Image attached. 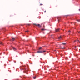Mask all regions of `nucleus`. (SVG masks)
Returning <instances> with one entry per match:
<instances>
[{"label": "nucleus", "mask_w": 80, "mask_h": 80, "mask_svg": "<svg viewBox=\"0 0 80 80\" xmlns=\"http://www.w3.org/2000/svg\"><path fill=\"white\" fill-rule=\"evenodd\" d=\"M33 25H35L36 26H37V27H39V28H41L42 27V26L41 25H40V24H37L35 23V24H33Z\"/></svg>", "instance_id": "1"}, {"label": "nucleus", "mask_w": 80, "mask_h": 80, "mask_svg": "<svg viewBox=\"0 0 80 80\" xmlns=\"http://www.w3.org/2000/svg\"><path fill=\"white\" fill-rule=\"evenodd\" d=\"M60 30V29H56V32H58Z\"/></svg>", "instance_id": "2"}, {"label": "nucleus", "mask_w": 80, "mask_h": 80, "mask_svg": "<svg viewBox=\"0 0 80 80\" xmlns=\"http://www.w3.org/2000/svg\"><path fill=\"white\" fill-rule=\"evenodd\" d=\"M37 53H42V51H38Z\"/></svg>", "instance_id": "3"}, {"label": "nucleus", "mask_w": 80, "mask_h": 80, "mask_svg": "<svg viewBox=\"0 0 80 80\" xmlns=\"http://www.w3.org/2000/svg\"><path fill=\"white\" fill-rule=\"evenodd\" d=\"M12 41H15V38H12Z\"/></svg>", "instance_id": "4"}, {"label": "nucleus", "mask_w": 80, "mask_h": 80, "mask_svg": "<svg viewBox=\"0 0 80 80\" xmlns=\"http://www.w3.org/2000/svg\"><path fill=\"white\" fill-rule=\"evenodd\" d=\"M78 42L79 43H80V41L78 40L74 41V42Z\"/></svg>", "instance_id": "5"}, {"label": "nucleus", "mask_w": 80, "mask_h": 80, "mask_svg": "<svg viewBox=\"0 0 80 80\" xmlns=\"http://www.w3.org/2000/svg\"><path fill=\"white\" fill-rule=\"evenodd\" d=\"M45 52H46V51L42 50V53H45Z\"/></svg>", "instance_id": "6"}, {"label": "nucleus", "mask_w": 80, "mask_h": 80, "mask_svg": "<svg viewBox=\"0 0 80 80\" xmlns=\"http://www.w3.org/2000/svg\"><path fill=\"white\" fill-rule=\"evenodd\" d=\"M13 50H16V49L15 48H12Z\"/></svg>", "instance_id": "7"}, {"label": "nucleus", "mask_w": 80, "mask_h": 80, "mask_svg": "<svg viewBox=\"0 0 80 80\" xmlns=\"http://www.w3.org/2000/svg\"><path fill=\"white\" fill-rule=\"evenodd\" d=\"M0 45H3V43H2V42H0Z\"/></svg>", "instance_id": "8"}, {"label": "nucleus", "mask_w": 80, "mask_h": 80, "mask_svg": "<svg viewBox=\"0 0 80 80\" xmlns=\"http://www.w3.org/2000/svg\"><path fill=\"white\" fill-rule=\"evenodd\" d=\"M66 45V43H63L61 44V45Z\"/></svg>", "instance_id": "9"}, {"label": "nucleus", "mask_w": 80, "mask_h": 80, "mask_svg": "<svg viewBox=\"0 0 80 80\" xmlns=\"http://www.w3.org/2000/svg\"><path fill=\"white\" fill-rule=\"evenodd\" d=\"M41 30L42 31H44V30H45V29H41Z\"/></svg>", "instance_id": "10"}, {"label": "nucleus", "mask_w": 80, "mask_h": 80, "mask_svg": "<svg viewBox=\"0 0 80 80\" xmlns=\"http://www.w3.org/2000/svg\"><path fill=\"white\" fill-rule=\"evenodd\" d=\"M68 33H69V34H70V30H69L68 32Z\"/></svg>", "instance_id": "11"}, {"label": "nucleus", "mask_w": 80, "mask_h": 80, "mask_svg": "<svg viewBox=\"0 0 80 80\" xmlns=\"http://www.w3.org/2000/svg\"><path fill=\"white\" fill-rule=\"evenodd\" d=\"M42 47H40L39 48V50H41V49H42Z\"/></svg>", "instance_id": "12"}, {"label": "nucleus", "mask_w": 80, "mask_h": 80, "mask_svg": "<svg viewBox=\"0 0 80 80\" xmlns=\"http://www.w3.org/2000/svg\"><path fill=\"white\" fill-rule=\"evenodd\" d=\"M60 38H62V37H61V36H60L58 38V39H60Z\"/></svg>", "instance_id": "13"}, {"label": "nucleus", "mask_w": 80, "mask_h": 80, "mask_svg": "<svg viewBox=\"0 0 80 80\" xmlns=\"http://www.w3.org/2000/svg\"><path fill=\"white\" fill-rule=\"evenodd\" d=\"M33 78L34 79H35V78H36V76H35V77H33Z\"/></svg>", "instance_id": "14"}, {"label": "nucleus", "mask_w": 80, "mask_h": 80, "mask_svg": "<svg viewBox=\"0 0 80 80\" xmlns=\"http://www.w3.org/2000/svg\"><path fill=\"white\" fill-rule=\"evenodd\" d=\"M77 21L78 22H80V20H77Z\"/></svg>", "instance_id": "15"}, {"label": "nucleus", "mask_w": 80, "mask_h": 80, "mask_svg": "<svg viewBox=\"0 0 80 80\" xmlns=\"http://www.w3.org/2000/svg\"><path fill=\"white\" fill-rule=\"evenodd\" d=\"M61 48L62 49H64V47H63V48H62V47H61Z\"/></svg>", "instance_id": "16"}, {"label": "nucleus", "mask_w": 80, "mask_h": 80, "mask_svg": "<svg viewBox=\"0 0 80 80\" xmlns=\"http://www.w3.org/2000/svg\"><path fill=\"white\" fill-rule=\"evenodd\" d=\"M40 5H43L42 4H40Z\"/></svg>", "instance_id": "17"}, {"label": "nucleus", "mask_w": 80, "mask_h": 80, "mask_svg": "<svg viewBox=\"0 0 80 80\" xmlns=\"http://www.w3.org/2000/svg\"><path fill=\"white\" fill-rule=\"evenodd\" d=\"M26 32H29L28 31H25Z\"/></svg>", "instance_id": "18"}, {"label": "nucleus", "mask_w": 80, "mask_h": 80, "mask_svg": "<svg viewBox=\"0 0 80 80\" xmlns=\"http://www.w3.org/2000/svg\"><path fill=\"white\" fill-rule=\"evenodd\" d=\"M30 25V24H27V25Z\"/></svg>", "instance_id": "19"}, {"label": "nucleus", "mask_w": 80, "mask_h": 80, "mask_svg": "<svg viewBox=\"0 0 80 80\" xmlns=\"http://www.w3.org/2000/svg\"><path fill=\"white\" fill-rule=\"evenodd\" d=\"M77 48V46H75V48Z\"/></svg>", "instance_id": "20"}, {"label": "nucleus", "mask_w": 80, "mask_h": 80, "mask_svg": "<svg viewBox=\"0 0 80 80\" xmlns=\"http://www.w3.org/2000/svg\"><path fill=\"white\" fill-rule=\"evenodd\" d=\"M44 13H46V11H44Z\"/></svg>", "instance_id": "21"}, {"label": "nucleus", "mask_w": 80, "mask_h": 80, "mask_svg": "<svg viewBox=\"0 0 80 80\" xmlns=\"http://www.w3.org/2000/svg\"><path fill=\"white\" fill-rule=\"evenodd\" d=\"M51 36H53V35H51Z\"/></svg>", "instance_id": "22"}, {"label": "nucleus", "mask_w": 80, "mask_h": 80, "mask_svg": "<svg viewBox=\"0 0 80 80\" xmlns=\"http://www.w3.org/2000/svg\"><path fill=\"white\" fill-rule=\"evenodd\" d=\"M80 31L79 32H78L79 33H80Z\"/></svg>", "instance_id": "23"}, {"label": "nucleus", "mask_w": 80, "mask_h": 80, "mask_svg": "<svg viewBox=\"0 0 80 80\" xmlns=\"http://www.w3.org/2000/svg\"><path fill=\"white\" fill-rule=\"evenodd\" d=\"M24 67H25V66H24Z\"/></svg>", "instance_id": "24"}, {"label": "nucleus", "mask_w": 80, "mask_h": 80, "mask_svg": "<svg viewBox=\"0 0 80 80\" xmlns=\"http://www.w3.org/2000/svg\"><path fill=\"white\" fill-rule=\"evenodd\" d=\"M58 21H59V19H58Z\"/></svg>", "instance_id": "25"}, {"label": "nucleus", "mask_w": 80, "mask_h": 80, "mask_svg": "<svg viewBox=\"0 0 80 80\" xmlns=\"http://www.w3.org/2000/svg\"><path fill=\"white\" fill-rule=\"evenodd\" d=\"M60 47H61V46L60 45Z\"/></svg>", "instance_id": "26"}]
</instances>
